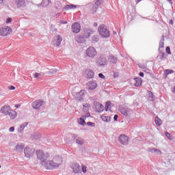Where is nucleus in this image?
<instances>
[{
	"label": "nucleus",
	"instance_id": "obj_1",
	"mask_svg": "<svg viewBox=\"0 0 175 175\" xmlns=\"http://www.w3.org/2000/svg\"><path fill=\"white\" fill-rule=\"evenodd\" d=\"M0 111L4 116H9L10 120H14L17 117V112L12 110V107L9 105H4L1 107Z\"/></svg>",
	"mask_w": 175,
	"mask_h": 175
},
{
	"label": "nucleus",
	"instance_id": "obj_2",
	"mask_svg": "<svg viewBox=\"0 0 175 175\" xmlns=\"http://www.w3.org/2000/svg\"><path fill=\"white\" fill-rule=\"evenodd\" d=\"M61 163H62L61 158L56 157L53 158V161H46L44 164V167L46 169L53 170L55 169V167H59Z\"/></svg>",
	"mask_w": 175,
	"mask_h": 175
},
{
	"label": "nucleus",
	"instance_id": "obj_3",
	"mask_svg": "<svg viewBox=\"0 0 175 175\" xmlns=\"http://www.w3.org/2000/svg\"><path fill=\"white\" fill-rule=\"evenodd\" d=\"M37 158L39 161H40L41 163H46V161L49 159V157L50 154L49 153H44L43 150H36Z\"/></svg>",
	"mask_w": 175,
	"mask_h": 175
},
{
	"label": "nucleus",
	"instance_id": "obj_4",
	"mask_svg": "<svg viewBox=\"0 0 175 175\" xmlns=\"http://www.w3.org/2000/svg\"><path fill=\"white\" fill-rule=\"evenodd\" d=\"M98 32L102 38H110V31L105 25H100L98 27Z\"/></svg>",
	"mask_w": 175,
	"mask_h": 175
},
{
	"label": "nucleus",
	"instance_id": "obj_5",
	"mask_svg": "<svg viewBox=\"0 0 175 175\" xmlns=\"http://www.w3.org/2000/svg\"><path fill=\"white\" fill-rule=\"evenodd\" d=\"M96 62L98 66H106L107 65V58L105 55L100 54L96 57Z\"/></svg>",
	"mask_w": 175,
	"mask_h": 175
},
{
	"label": "nucleus",
	"instance_id": "obj_6",
	"mask_svg": "<svg viewBox=\"0 0 175 175\" xmlns=\"http://www.w3.org/2000/svg\"><path fill=\"white\" fill-rule=\"evenodd\" d=\"M85 54L87 57H89V58H95L98 54V52H96V49H95V48L93 46H90L87 49Z\"/></svg>",
	"mask_w": 175,
	"mask_h": 175
},
{
	"label": "nucleus",
	"instance_id": "obj_7",
	"mask_svg": "<svg viewBox=\"0 0 175 175\" xmlns=\"http://www.w3.org/2000/svg\"><path fill=\"white\" fill-rule=\"evenodd\" d=\"M119 142L122 146H128L129 144V137L125 135L124 134H122L118 137Z\"/></svg>",
	"mask_w": 175,
	"mask_h": 175
},
{
	"label": "nucleus",
	"instance_id": "obj_8",
	"mask_svg": "<svg viewBox=\"0 0 175 175\" xmlns=\"http://www.w3.org/2000/svg\"><path fill=\"white\" fill-rule=\"evenodd\" d=\"M12 33V28L4 26L3 27L0 28V36H7V35H10Z\"/></svg>",
	"mask_w": 175,
	"mask_h": 175
},
{
	"label": "nucleus",
	"instance_id": "obj_9",
	"mask_svg": "<svg viewBox=\"0 0 175 175\" xmlns=\"http://www.w3.org/2000/svg\"><path fill=\"white\" fill-rule=\"evenodd\" d=\"M33 152H35V148H31L28 146L24 150L25 156L27 158H31L33 155Z\"/></svg>",
	"mask_w": 175,
	"mask_h": 175
},
{
	"label": "nucleus",
	"instance_id": "obj_10",
	"mask_svg": "<svg viewBox=\"0 0 175 175\" xmlns=\"http://www.w3.org/2000/svg\"><path fill=\"white\" fill-rule=\"evenodd\" d=\"M71 29L74 33H79L81 31V26L79 23H75L72 25Z\"/></svg>",
	"mask_w": 175,
	"mask_h": 175
},
{
	"label": "nucleus",
	"instance_id": "obj_11",
	"mask_svg": "<svg viewBox=\"0 0 175 175\" xmlns=\"http://www.w3.org/2000/svg\"><path fill=\"white\" fill-rule=\"evenodd\" d=\"M85 96V91L81 90L79 92L76 94L75 99H77V100H80L81 102L84 100Z\"/></svg>",
	"mask_w": 175,
	"mask_h": 175
},
{
	"label": "nucleus",
	"instance_id": "obj_12",
	"mask_svg": "<svg viewBox=\"0 0 175 175\" xmlns=\"http://www.w3.org/2000/svg\"><path fill=\"white\" fill-rule=\"evenodd\" d=\"M83 32V33H82V35H83L84 36H87V39H88V38H90V36H91V35L94 33V30L88 27H84Z\"/></svg>",
	"mask_w": 175,
	"mask_h": 175
},
{
	"label": "nucleus",
	"instance_id": "obj_13",
	"mask_svg": "<svg viewBox=\"0 0 175 175\" xmlns=\"http://www.w3.org/2000/svg\"><path fill=\"white\" fill-rule=\"evenodd\" d=\"M71 168L72 169L74 173H81V167L77 163H72Z\"/></svg>",
	"mask_w": 175,
	"mask_h": 175
},
{
	"label": "nucleus",
	"instance_id": "obj_14",
	"mask_svg": "<svg viewBox=\"0 0 175 175\" xmlns=\"http://www.w3.org/2000/svg\"><path fill=\"white\" fill-rule=\"evenodd\" d=\"M119 111L122 114H123V116H126V117H128V116L129 115V112L131 111V109L126 107H120Z\"/></svg>",
	"mask_w": 175,
	"mask_h": 175
},
{
	"label": "nucleus",
	"instance_id": "obj_15",
	"mask_svg": "<svg viewBox=\"0 0 175 175\" xmlns=\"http://www.w3.org/2000/svg\"><path fill=\"white\" fill-rule=\"evenodd\" d=\"M43 105V100H37L32 103V106L33 109L38 110V109H40Z\"/></svg>",
	"mask_w": 175,
	"mask_h": 175
},
{
	"label": "nucleus",
	"instance_id": "obj_16",
	"mask_svg": "<svg viewBox=\"0 0 175 175\" xmlns=\"http://www.w3.org/2000/svg\"><path fill=\"white\" fill-rule=\"evenodd\" d=\"M85 77L86 79H93L94 77V71L91 69H86L84 72Z\"/></svg>",
	"mask_w": 175,
	"mask_h": 175
},
{
	"label": "nucleus",
	"instance_id": "obj_17",
	"mask_svg": "<svg viewBox=\"0 0 175 175\" xmlns=\"http://www.w3.org/2000/svg\"><path fill=\"white\" fill-rule=\"evenodd\" d=\"M15 5L17 8H25V6H27L25 0H16Z\"/></svg>",
	"mask_w": 175,
	"mask_h": 175
},
{
	"label": "nucleus",
	"instance_id": "obj_18",
	"mask_svg": "<svg viewBox=\"0 0 175 175\" xmlns=\"http://www.w3.org/2000/svg\"><path fill=\"white\" fill-rule=\"evenodd\" d=\"M89 90H95L96 87H98V83H96V81L92 80L88 82Z\"/></svg>",
	"mask_w": 175,
	"mask_h": 175
},
{
	"label": "nucleus",
	"instance_id": "obj_19",
	"mask_svg": "<svg viewBox=\"0 0 175 175\" xmlns=\"http://www.w3.org/2000/svg\"><path fill=\"white\" fill-rule=\"evenodd\" d=\"M61 42H62V37H61V36H57L55 40L53 41V44L56 46V47H58V46L61 44Z\"/></svg>",
	"mask_w": 175,
	"mask_h": 175
},
{
	"label": "nucleus",
	"instance_id": "obj_20",
	"mask_svg": "<svg viewBox=\"0 0 175 175\" xmlns=\"http://www.w3.org/2000/svg\"><path fill=\"white\" fill-rule=\"evenodd\" d=\"M85 39H87V36H85L81 34L79 37H77L75 40L77 42V43H84V42H85Z\"/></svg>",
	"mask_w": 175,
	"mask_h": 175
},
{
	"label": "nucleus",
	"instance_id": "obj_21",
	"mask_svg": "<svg viewBox=\"0 0 175 175\" xmlns=\"http://www.w3.org/2000/svg\"><path fill=\"white\" fill-rule=\"evenodd\" d=\"M51 2V1L50 0H42V1L41 2V3L38 4V8H47V6H49V5H50V3Z\"/></svg>",
	"mask_w": 175,
	"mask_h": 175
},
{
	"label": "nucleus",
	"instance_id": "obj_22",
	"mask_svg": "<svg viewBox=\"0 0 175 175\" xmlns=\"http://www.w3.org/2000/svg\"><path fill=\"white\" fill-rule=\"evenodd\" d=\"M24 147L25 145L23 144H18L14 148V151H16V152H23Z\"/></svg>",
	"mask_w": 175,
	"mask_h": 175
},
{
	"label": "nucleus",
	"instance_id": "obj_23",
	"mask_svg": "<svg viewBox=\"0 0 175 175\" xmlns=\"http://www.w3.org/2000/svg\"><path fill=\"white\" fill-rule=\"evenodd\" d=\"M108 60L109 61V62H111L112 64H117V62H118V59L117 58V57L113 55H109Z\"/></svg>",
	"mask_w": 175,
	"mask_h": 175
},
{
	"label": "nucleus",
	"instance_id": "obj_24",
	"mask_svg": "<svg viewBox=\"0 0 175 175\" xmlns=\"http://www.w3.org/2000/svg\"><path fill=\"white\" fill-rule=\"evenodd\" d=\"M164 42H165V36H161V40H160L159 42V51H162V50H161V49H163V46H164Z\"/></svg>",
	"mask_w": 175,
	"mask_h": 175
},
{
	"label": "nucleus",
	"instance_id": "obj_25",
	"mask_svg": "<svg viewBox=\"0 0 175 175\" xmlns=\"http://www.w3.org/2000/svg\"><path fill=\"white\" fill-rule=\"evenodd\" d=\"M135 83V87H140L142 85V78L140 77H137L134 79Z\"/></svg>",
	"mask_w": 175,
	"mask_h": 175
},
{
	"label": "nucleus",
	"instance_id": "obj_26",
	"mask_svg": "<svg viewBox=\"0 0 175 175\" xmlns=\"http://www.w3.org/2000/svg\"><path fill=\"white\" fill-rule=\"evenodd\" d=\"M160 54L157 56V59H161V61L166 58V55L165 52H162V51H159Z\"/></svg>",
	"mask_w": 175,
	"mask_h": 175
},
{
	"label": "nucleus",
	"instance_id": "obj_27",
	"mask_svg": "<svg viewBox=\"0 0 175 175\" xmlns=\"http://www.w3.org/2000/svg\"><path fill=\"white\" fill-rule=\"evenodd\" d=\"M28 125V122H25L23 124H21L20 126V128L18 129V131L19 132V133H23V132L24 131V129L25 128V126H27Z\"/></svg>",
	"mask_w": 175,
	"mask_h": 175
},
{
	"label": "nucleus",
	"instance_id": "obj_28",
	"mask_svg": "<svg viewBox=\"0 0 175 175\" xmlns=\"http://www.w3.org/2000/svg\"><path fill=\"white\" fill-rule=\"evenodd\" d=\"M76 8H77V6L73 4L66 5L64 8V10H69L70 9H76Z\"/></svg>",
	"mask_w": 175,
	"mask_h": 175
},
{
	"label": "nucleus",
	"instance_id": "obj_29",
	"mask_svg": "<svg viewBox=\"0 0 175 175\" xmlns=\"http://www.w3.org/2000/svg\"><path fill=\"white\" fill-rule=\"evenodd\" d=\"M76 143H77V144H79V146H83V144H84V139H83V138H81V137H78L76 139Z\"/></svg>",
	"mask_w": 175,
	"mask_h": 175
},
{
	"label": "nucleus",
	"instance_id": "obj_30",
	"mask_svg": "<svg viewBox=\"0 0 175 175\" xmlns=\"http://www.w3.org/2000/svg\"><path fill=\"white\" fill-rule=\"evenodd\" d=\"M148 99L150 102H152V100H154V94L151 92H148Z\"/></svg>",
	"mask_w": 175,
	"mask_h": 175
},
{
	"label": "nucleus",
	"instance_id": "obj_31",
	"mask_svg": "<svg viewBox=\"0 0 175 175\" xmlns=\"http://www.w3.org/2000/svg\"><path fill=\"white\" fill-rule=\"evenodd\" d=\"M97 107H98V113H102V111H103L105 110V106H103V105L102 104H98L97 105Z\"/></svg>",
	"mask_w": 175,
	"mask_h": 175
},
{
	"label": "nucleus",
	"instance_id": "obj_32",
	"mask_svg": "<svg viewBox=\"0 0 175 175\" xmlns=\"http://www.w3.org/2000/svg\"><path fill=\"white\" fill-rule=\"evenodd\" d=\"M172 73H174L173 70L167 69L164 71V75H165V78L167 77L168 75H172Z\"/></svg>",
	"mask_w": 175,
	"mask_h": 175
},
{
	"label": "nucleus",
	"instance_id": "obj_33",
	"mask_svg": "<svg viewBox=\"0 0 175 175\" xmlns=\"http://www.w3.org/2000/svg\"><path fill=\"white\" fill-rule=\"evenodd\" d=\"M154 122L158 126H161V125H162V120H161L158 117L155 118Z\"/></svg>",
	"mask_w": 175,
	"mask_h": 175
},
{
	"label": "nucleus",
	"instance_id": "obj_34",
	"mask_svg": "<svg viewBox=\"0 0 175 175\" xmlns=\"http://www.w3.org/2000/svg\"><path fill=\"white\" fill-rule=\"evenodd\" d=\"M150 152H154V154L156 153L157 155H161V150H159L158 149H155V148L150 149Z\"/></svg>",
	"mask_w": 175,
	"mask_h": 175
},
{
	"label": "nucleus",
	"instance_id": "obj_35",
	"mask_svg": "<svg viewBox=\"0 0 175 175\" xmlns=\"http://www.w3.org/2000/svg\"><path fill=\"white\" fill-rule=\"evenodd\" d=\"M79 124L81 125H85V116H81L79 119Z\"/></svg>",
	"mask_w": 175,
	"mask_h": 175
},
{
	"label": "nucleus",
	"instance_id": "obj_36",
	"mask_svg": "<svg viewBox=\"0 0 175 175\" xmlns=\"http://www.w3.org/2000/svg\"><path fill=\"white\" fill-rule=\"evenodd\" d=\"M98 41H99V36H92V42H93V43H98Z\"/></svg>",
	"mask_w": 175,
	"mask_h": 175
},
{
	"label": "nucleus",
	"instance_id": "obj_37",
	"mask_svg": "<svg viewBox=\"0 0 175 175\" xmlns=\"http://www.w3.org/2000/svg\"><path fill=\"white\" fill-rule=\"evenodd\" d=\"M101 119H102L103 121H104L105 122H110V117H109V116H101Z\"/></svg>",
	"mask_w": 175,
	"mask_h": 175
},
{
	"label": "nucleus",
	"instance_id": "obj_38",
	"mask_svg": "<svg viewBox=\"0 0 175 175\" xmlns=\"http://www.w3.org/2000/svg\"><path fill=\"white\" fill-rule=\"evenodd\" d=\"M101 4H102V0H97L94 4L95 5V10L96 9H98V8H99L100 5Z\"/></svg>",
	"mask_w": 175,
	"mask_h": 175
},
{
	"label": "nucleus",
	"instance_id": "obj_39",
	"mask_svg": "<svg viewBox=\"0 0 175 175\" xmlns=\"http://www.w3.org/2000/svg\"><path fill=\"white\" fill-rule=\"evenodd\" d=\"M83 107V111H87L88 109H90V104L88 103L84 104Z\"/></svg>",
	"mask_w": 175,
	"mask_h": 175
},
{
	"label": "nucleus",
	"instance_id": "obj_40",
	"mask_svg": "<svg viewBox=\"0 0 175 175\" xmlns=\"http://www.w3.org/2000/svg\"><path fill=\"white\" fill-rule=\"evenodd\" d=\"M110 105H111V103L110 101H107L105 103V111H107L109 110V107H110Z\"/></svg>",
	"mask_w": 175,
	"mask_h": 175
},
{
	"label": "nucleus",
	"instance_id": "obj_41",
	"mask_svg": "<svg viewBox=\"0 0 175 175\" xmlns=\"http://www.w3.org/2000/svg\"><path fill=\"white\" fill-rule=\"evenodd\" d=\"M165 136L169 139V140H172V139H173V135H171L168 132H165Z\"/></svg>",
	"mask_w": 175,
	"mask_h": 175
},
{
	"label": "nucleus",
	"instance_id": "obj_42",
	"mask_svg": "<svg viewBox=\"0 0 175 175\" xmlns=\"http://www.w3.org/2000/svg\"><path fill=\"white\" fill-rule=\"evenodd\" d=\"M87 126H95V123L92 122H87Z\"/></svg>",
	"mask_w": 175,
	"mask_h": 175
},
{
	"label": "nucleus",
	"instance_id": "obj_43",
	"mask_svg": "<svg viewBox=\"0 0 175 175\" xmlns=\"http://www.w3.org/2000/svg\"><path fill=\"white\" fill-rule=\"evenodd\" d=\"M96 10H98V9L95 10V5H93V7L92 8V14H94V13H96Z\"/></svg>",
	"mask_w": 175,
	"mask_h": 175
},
{
	"label": "nucleus",
	"instance_id": "obj_44",
	"mask_svg": "<svg viewBox=\"0 0 175 175\" xmlns=\"http://www.w3.org/2000/svg\"><path fill=\"white\" fill-rule=\"evenodd\" d=\"M48 73H49V75H53V73H57V70L52 69L50 71H49Z\"/></svg>",
	"mask_w": 175,
	"mask_h": 175
},
{
	"label": "nucleus",
	"instance_id": "obj_45",
	"mask_svg": "<svg viewBox=\"0 0 175 175\" xmlns=\"http://www.w3.org/2000/svg\"><path fill=\"white\" fill-rule=\"evenodd\" d=\"M165 51H166V53H167V54H172V53L170 52V47H169V46L166 47Z\"/></svg>",
	"mask_w": 175,
	"mask_h": 175
},
{
	"label": "nucleus",
	"instance_id": "obj_46",
	"mask_svg": "<svg viewBox=\"0 0 175 175\" xmlns=\"http://www.w3.org/2000/svg\"><path fill=\"white\" fill-rule=\"evenodd\" d=\"M82 117H85V118H88V117H91V113H90V112H88L85 113V115L82 116Z\"/></svg>",
	"mask_w": 175,
	"mask_h": 175
},
{
	"label": "nucleus",
	"instance_id": "obj_47",
	"mask_svg": "<svg viewBox=\"0 0 175 175\" xmlns=\"http://www.w3.org/2000/svg\"><path fill=\"white\" fill-rule=\"evenodd\" d=\"M98 77L103 79H106V77H105L102 73L98 74Z\"/></svg>",
	"mask_w": 175,
	"mask_h": 175
},
{
	"label": "nucleus",
	"instance_id": "obj_48",
	"mask_svg": "<svg viewBox=\"0 0 175 175\" xmlns=\"http://www.w3.org/2000/svg\"><path fill=\"white\" fill-rule=\"evenodd\" d=\"M82 172L83 173H85V172H87V167L84 165L82 166Z\"/></svg>",
	"mask_w": 175,
	"mask_h": 175
},
{
	"label": "nucleus",
	"instance_id": "obj_49",
	"mask_svg": "<svg viewBox=\"0 0 175 175\" xmlns=\"http://www.w3.org/2000/svg\"><path fill=\"white\" fill-rule=\"evenodd\" d=\"M39 76H40V74L36 72V73H35L33 77H34V79H38V77H39Z\"/></svg>",
	"mask_w": 175,
	"mask_h": 175
},
{
	"label": "nucleus",
	"instance_id": "obj_50",
	"mask_svg": "<svg viewBox=\"0 0 175 175\" xmlns=\"http://www.w3.org/2000/svg\"><path fill=\"white\" fill-rule=\"evenodd\" d=\"M114 121H118V115H115L113 117Z\"/></svg>",
	"mask_w": 175,
	"mask_h": 175
},
{
	"label": "nucleus",
	"instance_id": "obj_51",
	"mask_svg": "<svg viewBox=\"0 0 175 175\" xmlns=\"http://www.w3.org/2000/svg\"><path fill=\"white\" fill-rule=\"evenodd\" d=\"M6 23H12V18H8L6 19Z\"/></svg>",
	"mask_w": 175,
	"mask_h": 175
},
{
	"label": "nucleus",
	"instance_id": "obj_52",
	"mask_svg": "<svg viewBox=\"0 0 175 175\" xmlns=\"http://www.w3.org/2000/svg\"><path fill=\"white\" fill-rule=\"evenodd\" d=\"M10 132H14V127L12 126L9 129Z\"/></svg>",
	"mask_w": 175,
	"mask_h": 175
},
{
	"label": "nucleus",
	"instance_id": "obj_53",
	"mask_svg": "<svg viewBox=\"0 0 175 175\" xmlns=\"http://www.w3.org/2000/svg\"><path fill=\"white\" fill-rule=\"evenodd\" d=\"M113 77H114V79H117V77H118V73L115 72V73L113 74Z\"/></svg>",
	"mask_w": 175,
	"mask_h": 175
},
{
	"label": "nucleus",
	"instance_id": "obj_54",
	"mask_svg": "<svg viewBox=\"0 0 175 175\" xmlns=\"http://www.w3.org/2000/svg\"><path fill=\"white\" fill-rule=\"evenodd\" d=\"M139 75L141 77H144V72H140L139 73Z\"/></svg>",
	"mask_w": 175,
	"mask_h": 175
},
{
	"label": "nucleus",
	"instance_id": "obj_55",
	"mask_svg": "<svg viewBox=\"0 0 175 175\" xmlns=\"http://www.w3.org/2000/svg\"><path fill=\"white\" fill-rule=\"evenodd\" d=\"M61 24H68V21H60Z\"/></svg>",
	"mask_w": 175,
	"mask_h": 175
},
{
	"label": "nucleus",
	"instance_id": "obj_56",
	"mask_svg": "<svg viewBox=\"0 0 175 175\" xmlns=\"http://www.w3.org/2000/svg\"><path fill=\"white\" fill-rule=\"evenodd\" d=\"M10 90H16V88H15L14 86H13V85H11V86L10 87Z\"/></svg>",
	"mask_w": 175,
	"mask_h": 175
},
{
	"label": "nucleus",
	"instance_id": "obj_57",
	"mask_svg": "<svg viewBox=\"0 0 175 175\" xmlns=\"http://www.w3.org/2000/svg\"><path fill=\"white\" fill-rule=\"evenodd\" d=\"M20 106H21V105H19V104H17V105H15V107H16V109H18V107H20Z\"/></svg>",
	"mask_w": 175,
	"mask_h": 175
},
{
	"label": "nucleus",
	"instance_id": "obj_58",
	"mask_svg": "<svg viewBox=\"0 0 175 175\" xmlns=\"http://www.w3.org/2000/svg\"><path fill=\"white\" fill-rule=\"evenodd\" d=\"M168 2L171 4L173 5V1L172 0H167Z\"/></svg>",
	"mask_w": 175,
	"mask_h": 175
},
{
	"label": "nucleus",
	"instance_id": "obj_59",
	"mask_svg": "<svg viewBox=\"0 0 175 175\" xmlns=\"http://www.w3.org/2000/svg\"><path fill=\"white\" fill-rule=\"evenodd\" d=\"M36 135H37V136H38V137H36V139L40 137V135L39 134V133H36Z\"/></svg>",
	"mask_w": 175,
	"mask_h": 175
},
{
	"label": "nucleus",
	"instance_id": "obj_60",
	"mask_svg": "<svg viewBox=\"0 0 175 175\" xmlns=\"http://www.w3.org/2000/svg\"><path fill=\"white\" fill-rule=\"evenodd\" d=\"M72 137L73 139H76V137H77V135L73 134Z\"/></svg>",
	"mask_w": 175,
	"mask_h": 175
},
{
	"label": "nucleus",
	"instance_id": "obj_61",
	"mask_svg": "<svg viewBox=\"0 0 175 175\" xmlns=\"http://www.w3.org/2000/svg\"><path fill=\"white\" fill-rule=\"evenodd\" d=\"M94 27H98V23H94Z\"/></svg>",
	"mask_w": 175,
	"mask_h": 175
},
{
	"label": "nucleus",
	"instance_id": "obj_62",
	"mask_svg": "<svg viewBox=\"0 0 175 175\" xmlns=\"http://www.w3.org/2000/svg\"><path fill=\"white\" fill-rule=\"evenodd\" d=\"M172 92H173V94H175V86L173 88Z\"/></svg>",
	"mask_w": 175,
	"mask_h": 175
},
{
	"label": "nucleus",
	"instance_id": "obj_63",
	"mask_svg": "<svg viewBox=\"0 0 175 175\" xmlns=\"http://www.w3.org/2000/svg\"><path fill=\"white\" fill-rule=\"evenodd\" d=\"M3 3V0H0V4L2 5Z\"/></svg>",
	"mask_w": 175,
	"mask_h": 175
},
{
	"label": "nucleus",
	"instance_id": "obj_64",
	"mask_svg": "<svg viewBox=\"0 0 175 175\" xmlns=\"http://www.w3.org/2000/svg\"><path fill=\"white\" fill-rule=\"evenodd\" d=\"M142 0H137V3H139V2H140Z\"/></svg>",
	"mask_w": 175,
	"mask_h": 175
}]
</instances>
